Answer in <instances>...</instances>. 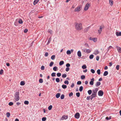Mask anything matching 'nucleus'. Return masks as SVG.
Listing matches in <instances>:
<instances>
[{
	"label": "nucleus",
	"instance_id": "f257e3e1",
	"mask_svg": "<svg viewBox=\"0 0 121 121\" xmlns=\"http://www.w3.org/2000/svg\"><path fill=\"white\" fill-rule=\"evenodd\" d=\"M76 29L78 31L81 30L83 29L82 24L81 23L76 22L74 24Z\"/></svg>",
	"mask_w": 121,
	"mask_h": 121
},
{
	"label": "nucleus",
	"instance_id": "f03ea898",
	"mask_svg": "<svg viewBox=\"0 0 121 121\" xmlns=\"http://www.w3.org/2000/svg\"><path fill=\"white\" fill-rule=\"evenodd\" d=\"M19 93L18 92H16L14 95V100L15 102L18 101L19 100Z\"/></svg>",
	"mask_w": 121,
	"mask_h": 121
},
{
	"label": "nucleus",
	"instance_id": "7ed1b4c3",
	"mask_svg": "<svg viewBox=\"0 0 121 121\" xmlns=\"http://www.w3.org/2000/svg\"><path fill=\"white\" fill-rule=\"evenodd\" d=\"M90 4L88 3H87L86 5L84 8V10L85 11L87 10L90 7Z\"/></svg>",
	"mask_w": 121,
	"mask_h": 121
},
{
	"label": "nucleus",
	"instance_id": "20e7f679",
	"mask_svg": "<svg viewBox=\"0 0 121 121\" xmlns=\"http://www.w3.org/2000/svg\"><path fill=\"white\" fill-rule=\"evenodd\" d=\"M82 9V8L80 6L76 7L74 9L75 12H79Z\"/></svg>",
	"mask_w": 121,
	"mask_h": 121
},
{
	"label": "nucleus",
	"instance_id": "39448f33",
	"mask_svg": "<svg viewBox=\"0 0 121 121\" xmlns=\"http://www.w3.org/2000/svg\"><path fill=\"white\" fill-rule=\"evenodd\" d=\"M82 50L85 52L89 53L91 52V50L89 49H86L84 48L82 49Z\"/></svg>",
	"mask_w": 121,
	"mask_h": 121
},
{
	"label": "nucleus",
	"instance_id": "423d86ee",
	"mask_svg": "<svg viewBox=\"0 0 121 121\" xmlns=\"http://www.w3.org/2000/svg\"><path fill=\"white\" fill-rule=\"evenodd\" d=\"M98 90V89L97 88H96L93 89L92 90L93 92L92 94L96 95L97 92Z\"/></svg>",
	"mask_w": 121,
	"mask_h": 121
},
{
	"label": "nucleus",
	"instance_id": "0eeeda50",
	"mask_svg": "<svg viewBox=\"0 0 121 121\" xmlns=\"http://www.w3.org/2000/svg\"><path fill=\"white\" fill-rule=\"evenodd\" d=\"M103 94V92L101 90L99 91L98 92V95L100 96H102Z\"/></svg>",
	"mask_w": 121,
	"mask_h": 121
},
{
	"label": "nucleus",
	"instance_id": "6e6552de",
	"mask_svg": "<svg viewBox=\"0 0 121 121\" xmlns=\"http://www.w3.org/2000/svg\"><path fill=\"white\" fill-rule=\"evenodd\" d=\"M68 118V116H63L60 119L61 120H63L64 119H66Z\"/></svg>",
	"mask_w": 121,
	"mask_h": 121
},
{
	"label": "nucleus",
	"instance_id": "1a4fd4ad",
	"mask_svg": "<svg viewBox=\"0 0 121 121\" xmlns=\"http://www.w3.org/2000/svg\"><path fill=\"white\" fill-rule=\"evenodd\" d=\"M75 117L77 118L78 119L80 117V114L78 112H77L76 113L74 116Z\"/></svg>",
	"mask_w": 121,
	"mask_h": 121
},
{
	"label": "nucleus",
	"instance_id": "9d476101",
	"mask_svg": "<svg viewBox=\"0 0 121 121\" xmlns=\"http://www.w3.org/2000/svg\"><path fill=\"white\" fill-rule=\"evenodd\" d=\"M94 78L91 79V81L90 82V85H92L94 84Z\"/></svg>",
	"mask_w": 121,
	"mask_h": 121
},
{
	"label": "nucleus",
	"instance_id": "9b49d317",
	"mask_svg": "<svg viewBox=\"0 0 121 121\" xmlns=\"http://www.w3.org/2000/svg\"><path fill=\"white\" fill-rule=\"evenodd\" d=\"M102 26H100V27L99 29L98 30V33L99 34H100L101 33L103 28Z\"/></svg>",
	"mask_w": 121,
	"mask_h": 121
},
{
	"label": "nucleus",
	"instance_id": "f8f14e48",
	"mask_svg": "<svg viewBox=\"0 0 121 121\" xmlns=\"http://www.w3.org/2000/svg\"><path fill=\"white\" fill-rule=\"evenodd\" d=\"M116 47L118 52L120 53H121V48L117 46H116Z\"/></svg>",
	"mask_w": 121,
	"mask_h": 121
},
{
	"label": "nucleus",
	"instance_id": "ddd939ff",
	"mask_svg": "<svg viewBox=\"0 0 121 121\" xmlns=\"http://www.w3.org/2000/svg\"><path fill=\"white\" fill-rule=\"evenodd\" d=\"M96 95L92 94V95L90 96L91 98H90L92 100L93 98H95L96 97Z\"/></svg>",
	"mask_w": 121,
	"mask_h": 121
},
{
	"label": "nucleus",
	"instance_id": "4468645a",
	"mask_svg": "<svg viewBox=\"0 0 121 121\" xmlns=\"http://www.w3.org/2000/svg\"><path fill=\"white\" fill-rule=\"evenodd\" d=\"M116 35L117 36H121V32H116Z\"/></svg>",
	"mask_w": 121,
	"mask_h": 121
},
{
	"label": "nucleus",
	"instance_id": "2eb2a0df",
	"mask_svg": "<svg viewBox=\"0 0 121 121\" xmlns=\"http://www.w3.org/2000/svg\"><path fill=\"white\" fill-rule=\"evenodd\" d=\"M100 84L101 83L100 82H97L96 84H95V86L96 87H98L100 85Z\"/></svg>",
	"mask_w": 121,
	"mask_h": 121
},
{
	"label": "nucleus",
	"instance_id": "dca6fc26",
	"mask_svg": "<svg viewBox=\"0 0 121 121\" xmlns=\"http://www.w3.org/2000/svg\"><path fill=\"white\" fill-rule=\"evenodd\" d=\"M19 20V19H17L16 20L14 23V25H15L16 26H17V22H18V21Z\"/></svg>",
	"mask_w": 121,
	"mask_h": 121
},
{
	"label": "nucleus",
	"instance_id": "f3484780",
	"mask_svg": "<svg viewBox=\"0 0 121 121\" xmlns=\"http://www.w3.org/2000/svg\"><path fill=\"white\" fill-rule=\"evenodd\" d=\"M39 0H35L33 4L35 5L38 2Z\"/></svg>",
	"mask_w": 121,
	"mask_h": 121
},
{
	"label": "nucleus",
	"instance_id": "a211bd4d",
	"mask_svg": "<svg viewBox=\"0 0 121 121\" xmlns=\"http://www.w3.org/2000/svg\"><path fill=\"white\" fill-rule=\"evenodd\" d=\"M77 55L79 57H80L81 56V52L79 51L77 52Z\"/></svg>",
	"mask_w": 121,
	"mask_h": 121
},
{
	"label": "nucleus",
	"instance_id": "6ab92c4d",
	"mask_svg": "<svg viewBox=\"0 0 121 121\" xmlns=\"http://www.w3.org/2000/svg\"><path fill=\"white\" fill-rule=\"evenodd\" d=\"M60 93H57L56 94V97L57 98H58L60 97Z\"/></svg>",
	"mask_w": 121,
	"mask_h": 121
},
{
	"label": "nucleus",
	"instance_id": "aec40b11",
	"mask_svg": "<svg viewBox=\"0 0 121 121\" xmlns=\"http://www.w3.org/2000/svg\"><path fill=\"white\" fill-rule=\"evenodd\" d=\"M113 1L112 0H109V3L111 6H112L113 4Z\"/></svg>",
	"mask_w": 121,
	"mask_h": 121
},
{
	"label": "nucleus",
	"instance_id": "412c9836",
	"mask_svg": "<svg viewBox=\"0 0 121 121\" xmlns=\"http://www.w3.org/2000/svg\"><path fill=\"white\" fill-rule=\"evenodd\" d=\"M108 72L107 71H106L104 72L103 74V75L104 76H106L108 74Z\"/></svg>",
	"mask_w": 121,
	"mask_h": 121
},
{
	"label": "nucleus",
	"instance_id": "4be33fe9",
	"mask_svg": "<svg viewBox=\"0 0 121 121\" xmlns=\"http://www.w3.org/2000/svg\"><path fill=\"white\" fill-rule=\"evenodd\" d=\"M99 52L98 50H96L94 52V54L95 55H97L99 53Z\"/></svg>",
	"mask_w": 121,
	"mask_h": 121
},
{
	"label": "nucleus",
	"instance_id": "5701e85b",
	"mask_svg": "<svg viewBox=\"0 0 121 121\" xmlns=\"http://www.w3.org/2000/svg\"><path fill=\"white\" fill-rule=\"evenodd\" d=\"M97 38H93L92 40L94 42H96L97 41Z\"/></svg>",
	"mask_w": 121,
	"mask_h": 121
},
{
	"label": "nucleus",
	"instance_id": "b1692460",
	"mask_svg": "<svg viewBox=\"0 0 121 121\" xmlns=\"http://www.w3.org/2000/svg\"><path fill=\"white\" fill-rule=\"evenodd\" d=\"M88 93L89 95H91L92 93V91L91 90H89L88 91Z\"/></svg>",
	"mask_w": 121,
	"mask_h": 121
},
{
	"label": "nucleus",
	"instance_id": "393cba45",
	"mask_svg": "<svg viewBox=\"0 0 121 121\" xmlns=\"http://www.w3.org/2000/svg\"><path fill=\"white\" fill-rule=\"evenodd\" d=\"M48 32L50 34H52V33L53 32L51 30V29H49L48 31Z\"/></svg>",
	"mask_w": 121,
	"mask_h": 121
},
{
	"label": "nucleus",
	"instance_id": "a878e982",
	"mask_svg": "<svg viewBox=\"0 0 121 121\" xmlns=\"http://www.w3.org/2000/svg\"><path fill=\"white\" fill-rule=\"evenodd\" d=\"M23 22L22 20L20 19H19V20L18 21V23L20 24H21Z\"/></svg>",
	"mask_w": 121,
	"mask_h": 121
},
{
	"label": "nucleus",
	"instance_id": "bb28decb",
	"mask_svg": "<svg viewBox=\"0 0 121 121\" xmlns=\"http://www.w3.org/2000/svg\"><path fill=\"white\" fill-rule=\"evenodd\" d=\"M62 87L63 89H65L67 88V86L66 85L63 84L62 85Z\"/></svg>",
	"mask_w": 121,
	"mask_h": 121
},
{
	"label": "nucleus",
	"instance_id": "cd10ccee",
	"mask_svg": "<svg viewBox=\"0 0 121 121\" xmlns=\"http://www.w3.org/2000/svg\"><path fill=\"white\" fill-rule=\"evenodd\" d=\"M66 53L68 55H70L71 54V51L69 50H68L66 52Z\"/></svg>",
	"mask_w": 121,
	"mask_h": 121
},
{
	"label": "nucleus",
	"instance_id": "c85d7f7f",
	"mask_svg": "<svg viewBox=\"0 0 121 121\" xmlns=\"http://www.w3.org/2000/svg\"><path fill=\"white\" fill-rule=\"evenodd\" d=\"M64 62L63 61H61L59 63V65H61L64 64Z\"/></svg>",
	"mask_w": 121,
	"mask_h": 121
},
{
	"label": "nucleus",
	"instance_id": "c756f323",
	"mask_svg": "<svg viewBox=\"0 0 121 121\" xmlns=\"http://www.w3.org/2000/svg\"><path fill=\"white\" fill-rule=\"evenodd\" d=\"M25 84V83L23 81H21L20 82V85L22 86H24Z\"/></svg>",
	"mask_w": 121,
	"mask_h": 121
},
{
	"label": "nucleus",
	"instance_id": "7c9ffc66",
	"mask_svg": "<svg viewBox=\"0 0 121 121\" xmlns=\"http://www.w3.org/2000/svg\"><path fill=\"white\" fill-rule=\"evenodd\" d=\"M86 65H84L82 67V68L83 69H85L86 68Z\"/></svg>",
	"mask_w": 121,
	"mask_h": 121
},
{
	"label": "nucleus",
	"instance_id": "2f4dec72",
	"mask_svg": "<svg viewBox=\"0 0 121 121\" xmlns=\"http://www.w3.org/2000/svg\"><path fill=\"white\" fill-rule=\"evenodd\" d=\"M55 55H53L51 56V58L52 60H54L55 59Z\"/></svg>",
	"mask_w": 121,
	"mask_h": 121
},
{
	"label": "nucleus",
	"instance_id": "473e14b6",
	"mask_svg": "<svg viewBox=\"0 0 121 121\" xmlns=\"http://www.w3.org/2000/svg\"><path fill=\"white\" fill-rule=\"evenodd\" d=\"M83 89V86H81L79 88V91H82Z\"/></svg>",
	"mask_w": 121,
	"mask_h": 121
},
{
	"label": "nucleus",
	"instance_id": "72a5a7b5",
	"mask_svg": "<svg viewBox=\"0 0 121 121\" xmlns=\"http://www.w3.org/2000/svg\"><path fill=\"white\" fill-rule=\"evenodd\" d=\"M65 97L64 95V94H62L60 96V99H64Z\"/></svg>",
	"mask_w": 121,
	"mask_h": 121
},
{
	"label": "nucleus",
	"instance_id": "f704fd0d",
	"mask_svg": "<svg viewBox=\"0 0 121 121\" xmlns=\"http://www.w3.org/2000/svg\"><path fill=\"white\" fill-rule=\"evenodd\" d=\"M54 64V62L53 61L51 62L50 63L49 66L50 67H52Z\"/></svg>",
	"mask_w": 121,
	"mask_h": 121
},
{
	"label": "nucleus",
	"instance_id": "c9c22d12",
	"mask_svg": "<svg viewBox=\"0 0 121 121\" xmlns=\"http://www.w3.org/2000/svg\"><path fill=\"white\" fill-rule=\"evenodd\" d=\"M76 95L78 97H79L80 96V93L79 92H77L76 94Z\"/></svg>",
	"mask_w": 121,
	"mask_h": 121
},
{
	"label": "nucleus",
	"instance_id": "e433bc0d",
	"mask_svg": "<svg viewBox=\"0 0 121 121\" xmlns=\"http://www.w3.org/2000/svg\"><path fill=\"white\" fill-rule=\"evenodd\" d=\"M52 108V105H50L48 107V109L49 110H51Z\"/></svg>",
	"mask_w": 121,
	"mask_h": 121
},
{
	"label": "nucleus",
	"instance_id": "4c0bfd02",
	"mask_svg": "<svg viewBox=\"0 0 121 121\" xmlns=\"http://www.w3.org/2000/svg\"><path fill=\"white\" fill-rule=\"evenodd\" d=\"M39 83H42L43 82V79H40L39 80Z\"/></svg>",
	"mask_w": 121,
	"mask_h": 121
},
{
	"label": "nucleus",
	"instance_id": "58836bf2",
	"mask_svg": "<svg viewBox=\"0 0 121 121\" xmlns=\"http://www.w3.org/2000/svg\"><path fill=\"white\" fill-rule=\"evenodd\" d=\"M65 84H67L68 85L69 84V82L68 81L66 80L64 82Z\"/></svg>",
	"mask_w": 121,
	"mask_h": 121
},
{
	"label": "nucleus",
	"instance_id": "ea45409f",
	"mask_svg": "<svg viewBox=\"0 0 121 121\" xmlns=\"http://www.w3.org/2000/svg\"><path fill=\"white\" fill-rule=\"evenodd\" d=\"M67 75L65 74H63L62 75V77L63 78H65L66 77Z\"/></svg>",
	"mask_w": 121,
	"mask_h": 121
},
{
	"label": "nucleus",
	"instance_id": "a19ab883",
	"mask_svg": "<svg viewBox=\"0 0 121 121\" xmlns=\"http://www.w3.org/2000/svg\"><path fill=\"white\" fill-rule=\"evenodd\" d=\"M24 103L25 104L28 105L29 104V101H25L24 102Z\"/></svg>",
	"mask_w": 121,
	"mask_h": 121
},
{
	"label": "nucleus",
	"instance_id": "79ce46f5",
	"mask_svg": "<svg viewBox=\"0 0 121 121\" xmlns=\"http://www.w3.org/2000/svg\"><path fill=\"white\" fill-rule=\"evenodd\" d=\"M57 69V68L56 66L54 67L53 68V70L54 71H56Z\"/></svg>",
	"mask_w": 121,
	"mask_h": 121
},
{
	"label": "nucleus",
	"instance_id": "37998d69",
	"mask_svg": "<svg viewBox=\"0 0 121 121\" xmlns=\"http://www.w3.org/2000/svg\"><path fill=\"white\" fill-rule=\"evenodd\" d=\"M56 73H52L51 74V76L52 77H55L56 76Z\"/></svg>",
	"mask_w": 121,
	"mask_h": 121
},
{
	"label": "nucleus",
	"instance_id": "c03bdc74",
	"mask_svg": "<svg viewBox=\"0 0 121 121\" xmlns=\"http://www.w3.org/2000/svg\"><path fill=\"white\" fill-rule=\"evenodd\" d=\"M56 81L57 82H59L60 81V80L59 78H57L56 79Z\"/></svg>",
	"mask_w": 121,
	"mask_h": 121
},
{
	"label": "nucleus",
	"instance_id": "a18cd8bd",
	"mask_svg": "<svg viewBox=\"0 0 121 121\" xmlns=\"http://www.w3.org/2000/svg\"><path fill=\"white\" fill-rule=\"evenodd\" d=\"M100 70L99 69H98L97 71V72L98 74L99 75L100 73Z\"/></svg>",
	"mask_w": 121,
	"mask_h": 121
},
{
	"label": "nucleus",
	"instance_id": "49530a36",
	"mask_svg": "<svg viewBox=\"0 0 121 121\" xmlns=\"http://www.w3.org/2000/svg\"><path fill=\"white\" fill-rule=\"evenodd\" d=\"M6 115L7 117H9L10 116V114L9 112H7L6 113Z\"/></svg>",
	"mask_w": 121,
	"mask_h": 121
},
{
	"label": "nucleus",
	"instance_id": "de8ad7c7",
	"mask_svg": "<svg viewBox=\"0 0 121 121\" xmlns=\"http://www.w3.org/2000/svg\"><path fill=\"white\" fill-rule=\"evenodd\" d=\"M46 117H43L42 118V120L43 121H45L46 120Z\"/></svg>",
	"mask_w": 121,
	"mask_h": 121
},
{
	"label": "nucleus",
	"instance_id": "09e8293b",
	"mask_svg": "<svg viewBox=\"0 0 121 121\" xmlns=\"http://www.w3.org/2000/svg\"><path fill=\"white\" fill-rule=\"evenodd\" d=\"M94 56L93 55H91L89 56V58L90 59H92L93 58Z\"/></svg>",
	"mask_w": 121,
	"mask_h": 121
},
{
	"label": "nucleus",
	"instance_id": "8fccbe9b",
	"mask_svg": "<svg viewBox=\"0 0 121 121\" xmlns=\"http://www.w3.org/2000/svg\"><path fill=\"white\" fill-rule=\"evenodd\" d=\"M61 73H58L57 74V77H60L61 76Z\"/></svg>",
	"mask_w": 121,
	"mask_h": 121
},
{
	"label": "nucleus",
	"instance_id": "3c124183",
	"mask_svg": "<svg viewBox=\"0 0 121 121\" xmlns=\"http://www.w3.org/2000/svg\"><path fill=\"white\" fill-rule=\"evenodd\" d=\"M91 73H95V71L93 69H91Z\"/></svg>",
	"mask_w": 121,
	"mask_h": 121
},
{
	"label": "nucleus",
	"instance_id": "603ef678",
	"mask_svg": "<svg viewBox=\"0 0 121 121\" xmlns=\"http://www.w3.org/2000/svg\"><path fill=\"white\" fill-rule=\"evenodd\" d=\"M44 68H45L44 66L43 65H42L41 66V69L42 70H44Z\"/></svg>",
	"mask_w": 121,
	"mask_h": 121
},
{
	"label": "nucleus",
	"instance_id": "864d4df0",
	"mask_svg": "<svg viewBox=\"0 0 121 121\" xmlns=\"http://www.w3.org/2000/svg\"><path fill=\"white\" fill-rule=\"evenodd\" d=\"M85 76L84 75H82L81 76V78L82 79H83L85 78Z\"/></svg>",
	"mask_w": 121,
	"mask_h": 121
},
{
	"label": "nucleus",
	"instance_id": "5fc2aeb1",
	"mask_svg": "<svg viewBox=\"0 0 121 121\" xmlns=\"http://www.w3.org/2000/svg\"><path fill=\"white\" fill-rule=\"evenodd\" d=\"M13 103L12 102H10L9 104V106H11V105H13Z\"/></svg>",
	"mask_w": 121,
	"mask_h": 121
},
{
	"label": "nucleus",
	"instance_id": "6e6d98bb",
	"mask_svg": "<svg viewBox=\"0 0 121 121\" xmlns=\"http://www.w3.org/2000/svg\"><path fill=\"white\" fill-rule=\"evenodd\" d=\"M119 65H117L116 66V68L117 70H119Z\"/></svg>",
	"mask_w": 121,
	"mask_h": 121
},
{
	"label": "nucleus",
	"instance_id": "4d7b16f0",
	"mask_svg": "<svg viewBox=\"0 0 121 121\" xmlns=\"http://www.w3.org/2000/svg\"><path fill=\"white\" fill-rule=\"evenodd\" d=\"M3 69H1L0 71V74H2L3 73Z\"/></svg>",
	"mask_w": 121,
	"mask_h": 121
},
{
	"label": "nucleus",
	"instance_id": "13d9d810",
	"mask_svg": "<svg viewBox=\"0 0 121 121\" xmlns=\"http://www.w3.org/2000/svg\"><path fill=\"white\" fill-rule=\"evenodd\" d=\"M81 82L80 81H78L77 82V84L78 85H80L81 84Z\"/></svg>",
	"mask_w": 121,
	"mask_h": 121
},
{
	"label": "nucleus",
	"instance_id": "bf43d9fd",
	"mask_svg": "<svg viewBox=\"0 0 121 121\" xmlns=\"http://www.w3.org/2000/svg\"><path fill=\"white\" fill-rule=\"evenodd\" d=\"M69 67H67L66 68L65 70L67 72H68L69 70Z\"/></svg>",
	"mask_w": 121,
	"mask_h": 121
},
{
	"label": "nucleus",
	"instance_id": "052dcab7",
	"mask_svg": "<svg viewBox=\"0 0 121 121\" xmlns=\"http://www.w3.org/2000/svg\"><path fill=\"white\" fill-rule=\"evenodd\" d=\"M106 118V119L107 120H110L111 119V117H107Z\"/></svg>",
	"mask_w": 121,
	"mask_h": 121
},
{
	"label": "nucleus",
	"instance_id": "680f3d73",
	"mask_svg": "<svg viewBox=\"0 0 121 121\" xmlns=\"http://www.w3.org/2000/svg\"><path fill=\"white\" fill-rule=\"evenodd\" d=\"M73 95V93L72 92H71V93H70L69 94V97H70L71 96H72Z\"/></svg>",
	"mask_w": 121,
	"mask_h": 121
},
{
	"label": "nucleus",
	"instance_id": "e2e57ef3",
	"mask_svg": "<svg viewBox=\"0 0 121 121\" xmlns=\"http://www.w3.org/2000/svg\"><path fill=\"white\" fill-rule=\"evenodd\" d=\"M70 66V65L69 63H67L66 65V66L67 67H69Z\"/></svg>",
	"mask_w": 121,
	"mask_h": 121
},
{
	"label": "nucleus",
	"instance_id": "0e129e2a",
	"mask_svg": "<svg viewBox=\"0 0 121 121\" xmlns=\"http://www.w3.org/2000/svg\"><path fill=\"white\" fill-rule=\"evenodd\" d=\"M112 47L111 46H110L108 48V51L111 48H112Z\"/></svg>",
	"mask_w": 121,
	"mask_h": 121
},
{
	"label": "nucleus",
	"instance_id": "69168bd1",
	"mask_svg": "<svg viewBox=\"0 0 121 121\" xmlns=\"http://www.w3.org/2000/svg\"><path fill=\"white\" fill-rule=\"evenodd\" d=\"M90 27H91L90 26H89L86 28L85 30H86V31H87V30H88L90 28Z\"/></svg>",
	"mask_w": 121,
	"mask_h": 121
},
{
	"label": "nucleus",
	"instance_id": "338daca9",
	"mask_svg": "<svg viewBox=\"0 0 121 121\" xmlns=\"http://www.w3.org/2000/svg\"><path fill=\"white\" fill-rule=\"evenodd\" d=\"M74 83H73L72 84V85L71 86V87L72 88V87H74Z\"/></svg>",
	"mask_w": 121,
	"mask_h": 121
},
{
	"label": "nucleus",
	"instance_id": "774afa93",
	"mask_svg": "<svg viewBox=\"0 0 121 121\" xmlns=\"http://www.w3.org/2000/svg\"><path fill=\"white\" fill-rule=\"evenodd\" d=\"M48 55V53L47 52H46L45 53V56H47Z\"/></svg>",
	"mask_w": 121,
	"mask_h": 121
}]
</instances>
